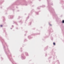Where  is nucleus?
I'll use <instances>...</instances> for the list:
<instances>
[{
	"label": "nucleus",
	"mask_w": 64,
	"mask_h": 64,
	"mask_svg": "<svg viewBox=\"0 0 64 64\" xmlns=\"http://www.w3.org/2000/svg\"><path fill=\"white\" fill-rule=\"evenodd\" d=\"M50 26H52V25L51 24H50Z\"/></svg>",
	"instance_id": "4"
},
{
	"label": "nucleus",
	"mask_w": 64,
	"mask_h": 64,
	"mask_svg": "<svg viewBox=\"0 0 64 64\" xmlns=\"http://www.w3.org/2000/svg\"><path fill=\"white\" fill-rule=\"evenodd\" d=\"M0 26L1 27H2V25H1Z\"/></svg>",
	"instance_id": "3"
},
{
	"label": "nucleus",
	"mask_w": 64,
	"mask_h": 64,
	"mask_svg": "<svg viewBox=\"0 0 64 64\" xmlns=\"http://www.w3.org/2000/svg\"><path fill=\"white\" fill-rule=\"evenodd\" d=\"M62 23H64V20H62Z\"/></svg>",
	"instance_id": "1"
},
{
	"label": "nucleus",
	"mask_w": 64,
	"mask_h": 64,
	"mask_svg": "<svg viewBox=\"0 0 64 64\" xmlns=\"http://www.w3.org/2000/svg\"><path fill=\"white\" fill-rule=\"evenodd\" d=\"M53 44L54 45H55V43L54 42L53 43Z\"/></svg>",
	"instance_id": "2"
}]
</instances>
